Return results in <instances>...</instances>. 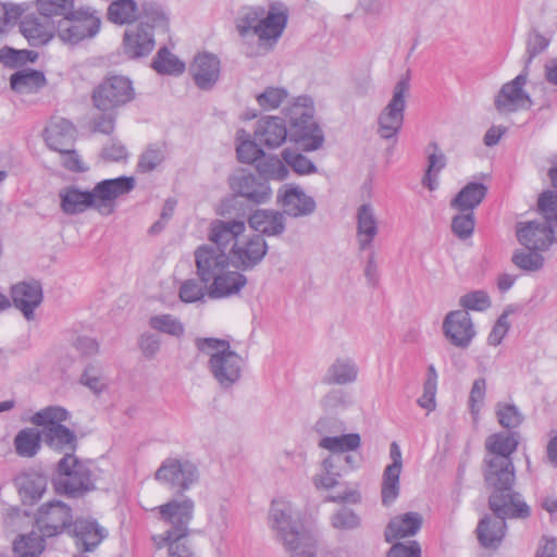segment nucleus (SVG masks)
Returning a JSON list of instances; mask_svg holds the SVG:
<instances>
[{
    "label": "nucleus",
    "mask_w": 557,
    "mask_h": 557,
    "mask_svg": "<svg viewBox=\"0 0 557 557\" xmlns=\"http://www.w3.org/2000/svg\"><path fill=\"white\" fill-rule=\"evenodd\" d=\"M244 222L214 221L209 239L195 250L197 275L212 299L233 296L244 286Z\"/></svg>",
    "instance_id": "f257e3e1"
},
{
    "label": "nucleus",
    "mask_w": 557,
    "mask_h": 557,
    "mask_svg": "<svg viewBox=\"0 0 557 557\" xmlns=\"http://www.w3.org/2000/svg\"><path fill=\"white\" fill-rule=\"evenodd\" d=\"M133 176H119L98 182L91 190L69 185L60 189V208L67 215L81 214L89 209L102 216L111 215L116 209L119 198L135 188Z\"/></svg>",
    "instance_id": "f03ea898"
},
{
    "label": "nucleus",
    "mask_w": 557,
    "mask_h": 557,
    "mask_svg": "<svg viewBox=\"0 0 557 557\" xmlns=\"http://www.w3.org/2000/svg\"><path fill=\"white\" fill-rule=\"evenodd\" d=\"M283 113L287 125V138L290 141L299 145L305 151H314L322 147L324 135L314 121V107L310 97H297L284 108Z\"/></svg>",
    "instance_id": "7ed1b4c3"
},
{
    "label": "nucleus",
    "mask_w": 557,
    "mask_h": 557,
    "mask_svg": "<svg viewBox=\"0 0 557 557\" xmlns=\"http://www.w3.org/2000/svg\"><path fill=\"white\" fill-rule=\"evenodd\" d=\"M154 29H169V16L160 7L146 9L145 21L125 29L122 42L124 55L128 59H140L150 54L156 46Z\"/></svg>",
    "instance_id": "20e7f679"
},
{
    "label": "nucleus",
    "mask_w": 557,
    "mask_h": 557,
    "mask_svg": "<svg viewBox=\"0 0 557 557\" xmlns=\"http://www.w3.org/2000/svg\"><path fill=\"white\" fill-rule=\"evenodd\" d=\"M197 348L206 355L212 376L222 387H231L242 376L243 359L230 349L228 342L218 338H198Z\"/></svg>",
    "instance_id": "39448f33"
},
{
    "label": "nucleus",
    "mask_w": 557,
    "mask_h": 557,
    "mask_svg": "<svg viewBox=\"0 0 557 557\" xmlns=\"http://www.w3.org/2000/svg\"><path fill=\"white\" fill-rule=\"evenodd\" d=\"M288 22V10L282 3L270 5L265 16L261 17L256 25H250L246 16V32L252 29L257 37V45H248L246 55H265L273 51L282 37Z\"/></svg>",
    "instance_id": "423d86ee"
},
{
    "label": "nucleus",
    "mask_w": 557,
    "mask_h": 557,
    "mask_svg": "<svg viewBox=\"0 0 557 557\" xmlns=\"http://www.w3.org/2000/svg\"><path fill=\"white\" fill-rule=\"evenodd\" d=\"M195 504L193 499L186 497L183 499H171L170 502L156 507L159 519L170 528L152 536V542L157 548H163L165 541L171 539H186L189 533V523L194 517Z\"/></svg>",
    "instance_id": "0eeeda50"
},
{
    "label": "nucleus",
    "mask_w": 557,
    "mask_h": 557,
    "mask_svg": "<svg viewBox=\"0 0 557 557\" xmlns=\"http://www.w3.org/2000/svg\"><path fill=\"white\" fill-rule=\"evenodd\" d=\"M287 139V125L280 116H264L257 121L252 137L246 135V164L267 157L263 148L275 149Z\"/></svg>",
    "instance_id": "6e6552de"
},
{
    "label": "nucleus",
    "mask_w": 557,
    "mask_h": 557,
    "mask_svg": "<svg viewBox=\"0 0 557 557\" xmlns=\"http://www.w3.org/2000/svg\"><path fill=\"white\" fill-rule=\"evenodd\" d=\"M58 472L53 484L59 493L77 496L95 488L90 463L73 454H65L59 461Z\"/></svg>",
    "instance_id": "1a4fd4ad"
},
{
    "label": "nucleus",
    "mask_w": 557,
    "mask_h": 557,
    "mask_svg": "<svg viewBox=\"0 0 557 557\" xmlns=\"http://www.w3.org/2000/svg\"><path fill=\"white\" fill-rule=\"evenodd\" d=\"M135 98L132 81L124 75L106 77L92 92L94 106L102 112H115Z\"/></svg>",
    "instance_id": "9d476101"
},
{
    "label": "nucleus",
    "mask_w": 557,
    "mask_h": 557,
    "mask_svg": "<svg viewBox=\"0 0 557 557\" xmlns=\"http://www.w3.org/2000/svg\"><path fill=\"white\" fill-rule=\"evenodd\" d=\"M154 480L168 488L184 493L198 482L199 471L188 459L168 457L154 472Z\"/></svg>",
    "instance_id": "9b49d317"
},
{
    "label": "nucleus",
    "mask_w": 557,
    "mask_h": 557,
    "mask_svg": "<svg viewBox=\"0 0 557 557\" xmlns=\"http://www.w3.org/2000/svg\"><path fill=\"white\" fill-rule=\"evenodd\" d=\"M409 78H400L393 89L392 99L377 116V134L383 139L396 138L401 129L406 109V94L409 91Z\"/></svg>",
    "instance_id": "f8f14e48"
},
{
    "label": "nucleus",
    "mask_w": 557,
    "mask_h": 557,
    "mask_svg": "<svg viewBox=\"0 0 557 557\" xmlns=\"http://www.w3.org/2000/svg\"><path fill=\"white\" fill-rule=\"evenodd\" d=\"M101 21L87 11H70L55 21V34L69 44H76L85 38L94 37L100 29Z\"/></svg>",
    "instance_id": "ddd939ff"
},
{
    "label": "nucleus",
    "mask_w": 557,
    "mask_h": 557,
    "mask_svg": "<svg viewBox=\"0 0 557 557\" xmlns=\"http://www.w3.org/2000/svg\"><path fill=\"white\" fill-rule=\"evenodd\" d=\"M527 79L528 71L523 70L512 81L502 86L494 100V106L499 113H511L531 108L532 100L523 90Z\"/></svg>",
    "instance_id": "4468645a"
},
{
    "label": "nucleus",
    "mask_w": 557,
    "mask_h": 557,
    "mask_svg": "<svg viewBox=\"0 0 557 557\" xmlns=\"http://www.w3.org/2000/svg\"><path fill=\"white\" fill-rule=\"evenodd\" d=\"M488 508L495 516L504 520H523L531 516L530 506L513 487H509L508 491L491 492L488 496Z\"/></svg>",
    "instance_id": "2eb2a0df"
},
{
    "label": "nucleus",
    "mask_w": 557,
    "mask_h": 557,
    "mask_svg": "<svg viewBox=\"0 0 557 557\" xmlns=\"http://www.w3.org/2000/svg\"><path fill=\"white\" fill-rule=\"evenodd\" d=\"M72 519L71 508L60 500H53L39 508L36 524L44 536H54L62 533Z\"/></svg>",
    "instance_id": "dca6fc26"
},
{
    "label": "nucleus",
    "mask_w": 557,
    "mask_h": 557,
    "mask_svg": "<svg viewBox=\"0 0 557 557\" xmlns=\"http://www.w3.org/2000/svg\"><path fill=\"white\" fill-rule=\"evenodd\" d=\"M443 334L455 347L466 349L470 346L476 332L468 311H449L443 320Z\"/></svg>",
    "instance_id": "f3484780"
},
{
    "label": "nucleus",
    "mask_w": 557,
    "mask_h": 557,
    "mask_svg": "<svg viewBox=\"0 0 557 557\" xmlns=\"http://www.w3.org/2000/svg\"><path fill=\"white\" fill-rule=\"evenodd\" d=\"M277 202L283 208V214L292 218L308 216L317 209L314 199L293 184H285L278 190Z\"/></svg>",
    "instance_id": "a211bd4d"
},
{
    "label": "nucleus",
    "mask_w": 557,
    "mask_h": 557,
    "mask_svg": "<svg viewBox=\"0 0 557 557\" xmlns=\"http://www.w3.org/2000/svg\"><path fill=\"white\" fill-rule=\"evenodd\" d=\"M482 472L485 485L491 492L508 491L515 485L513 460H483Z\"/></svg>",
    "instance_id": "6ab92c4d"
},
{
    "label": "nucleus",
    "mask_w": 557,
    "mask_h": 557,
    "mask_svg": "<svg viewBox=\"0 0 557 557\" xmlns=\"http://www.w3.org/2000/svg\"><path fill=\"white\" fill-rule=\"evenodd\" d=\"M20 30L32 46L49 42L55 34V21L41 14L25 15L20 23Z\"/></svg>",
    "instance_id": "aec40b11"
},
{
    "label": "nucleus",
    "mask_w": 557,
    "mask_h": 557,
    "mask_svg": "<svg viewBox=\"0 0 557 557\" xmlns=\"http://www.w3.org/2000/svg\"><path fill=\"white\" fill-rule=\"evenodd\" d=\"M518 432H496L488 435L484 443L483 460H513L512 455L519 445Z\"/></svg>",
    "instance_id": "412c9836"
},
{
    "label": "nucleus",
    "mask_w": 557,
    "mask_h": 557,
    "mask_svg": "<svg viewBox=\"0 0 557 557\" xmlns=\"http://www.w3.org/2000/svg\"><path fill=\"white\" fill-rule=\"evenodd\" d=\"M12 302L27 321L35 318V309L42 301V290L38 282H22L11 288Z\"/></svg>",
    "instance_id": "4be33fe9"
},
{
    "label": "nucleus",
    "mask_w": 557,
    "mask_h": 557,
    "mask_svg": "<svg viewBox=\"0 0 557 557\" xmlns=\"http://www.w3.org/2000/svg\"><path fill=\"white\" fill-rule=\"evenodd\" d=\"M189 71L196 86L209 90L220 77V60L211 53H199L190 64Z\"/></svg>",
    "instance_id": "5701e85b"
},
{
    "label": "nucleus",
    "mask_w": 557,
    "mask_h": 557,
    "mask_svg": "<svg viewBox=\"0 0 557 557\" xmlns=\"http://www.w3.org/2000/svg\"><path fill=\"white\" fill-rule=\"evenodd\" d=\"M517 237L529 250H546L553 242V230L545 223L530 221L519 224Z\"/></svg>",
    "instance_id": "b1692460"
},
{
    "label": "nucleus",
    "mask_w": 557,
    "mask_h": 557,
    "mask_svg": "<svg viewBox=\"0 0 557 557\" xmlns=\"http://www.w3.org/2000/svg\"><path fill=\"white\" fill-rule=\"evenodd\" d=\"M73 535L79 550L92 552L107 537L108 532L96 520L81 518L74 522Z\"/></svg>",
    "instance_id": "393cba45"
},
{
    "label": "nucleus",
    "mask_w": 557,
    "mask_h": 557,
    "mask_svg": "<svg viewBox=\"0 0 557 557\" xmlns=\"http://www.w3.org/2000/svg\"><path fill=\"white\" fill-rule=\"evenodd\" d=\"M423 524V517L416 511L397 515L387 523L384 537L387 543L416 535Z\"/></svg>",
    "instance_id": "a878e982"
},
{
    "label": "nucleus",
    "mask_w": 557,
    "mask_h": 557,
    "mask_svg": "<svg viewBox=\"0 0 557 557\" xmlns=\"http://www.w3.org/2000/svg\"><path fill=\"white\" fill-rule=\"evenodd\" d=\"M289 557H317V540L305 527L278 539Z\"/></svg>",
    "instance_id": "bb28decb"
},
{
    "label": "nucleus",
    "mask_w": 557,
    "mask_h": 557,
    "mask_svg": "<svg viewBox=\"0 0 557 557\" xmlns=\"http://www.w3.org/2000/svg\"><path fill=\"white\" fill-rule=\"evenodd\" d=\"M45 134L48 147L59 152L73 147L76 129L70 121L54 117L46 127Z\"/></svg>",
    "instance_id": "cd10ccee"
},
{
    "label": "nucleus",
    "mask_w": 557,
    "mask_h": 557,
    "mask_svg": "<svg viewBox=\"0 0 557 557\" xmlns=\"http://www.w3.org/2000/svg\"><path fill=\"white\" fill-rule=\"evenodd\" d=\"M357 240L361 251L369 249L379 234V222L374 208L370 203L361 205L356 214Z\"/></svg>",
    "instance_id": "c85d7f7f"
},
{
    "label": "nucleus",
    "mask_w": 557,
    "mask_h": 557,
    "mask_svg": "<svg viewBox=\"0 0 557 557\" xmlns=\"http://www.w3.org/2000/svg\"><path fill=\"white\" fill-rule=\"evenodd\" d=\"M507 529L506 520L494 515L484 516L478 524V541L484 548H497L505 536Z\"/></svg>",
    "instance_id": "c756f323"
},
{
    "label": "nucleus",
    "mask_w": 557,
    "mask_h": 557,
    "mask_svg": "<svg viewBox=\"0 0 557 557\" xmlns=\"http://www.w3.org/2000/svg\"><path fill=\"white\" fill-rule=\"evenodd\" d=\"M487 186L483 183L466 184L450 200L449 206L458 212H474L487 195Z\"/></svg>",
    "instance_id": "7c9ffc66"
},
{
    "label": "nucleus",
    "mask_w": 557,
    "mask_h": 557,
    "mask_svg": "<svg viewBox=\"0 0 557 557\" xmlns=\"http://www.w3.org/2000/svg\"><path fill=\"white\" fill-rule=\"evenodd\" d=\"M18 494L24 504L39 500L47 488V478L37 471H26L15 479Z\"/></svg>",
    "instance_id": "2f4dec72"
},
{
    "label": "nucleus",
    "mask_w": 557,
    "mask_h": 557,
    "mask_svg": "<svg viewBox=\"0 0 557 557\" xmlns=\"http://www.w3.org/2000/svg\"><path fill=\"white\" fill-rule=\"evenodd\" d=\"M292 505L285 500H273L270 509V522L280 539L284 533L294 532L304 528V524L293 518Z\"/></svg>",
    "instance_id": "473e14b6"
},
{
    "label": "nucleus",
    "mask_w": 557,
    "mask_h": 557,
    "mask_svg": "<svg viewBox=\"0 0 557 557\" xmlns=\"http://www.w3.org/2000/svg\"><path fill=\"white\" fill-rule=\"evenodd\" d=\"M247 222L251 228L260 232L262 236H276L285 231L283 213L273 210H256L248 216Z\"/></svg>",
    "instance_id": "72a5a7b5"
},
{
    "label": "nucleus",
    "mask_w": 557,
    "mask_h": 557,
    "mask_svg": "<svg viewBox=\"0 0 557 557\" xmlns=\"http://www.w3.org/2000/svg\"><path fill=\"white\" fill-rule=\"evenodd\" d=\"M343 471L341 456H329L321 462V473L312 476V484L317 490H331L339 484Z\"/></svg>",
    "instance_id": "f704fd0d"
},
{
    "label": "nucleus",
    "mask_w": 557,
    "mask_h": 557,
    "mask_svg": "<svg viewBox=\"0 0 557 557\" xmlns=\"http://www.w3.org/2000/svg\"><path fill=\"white\" fill-rule=\"evenodd\" d=\"M271 197L269 176L259 172L246 175V209L253 205L267 203Z\"/></svg>",
    "instance_id": "c9c22d12"
},
{
    "label": "nucleus",
    "mask_w": 557,
    "mask_h": 557,
    "mask_svg": "<svg viewBox=\"0 0 557 557\" xmlns=\"http://www.w3.org/2000/svg\"><path fill=\"white\" fill-rule=\"evenodd\" d=\"M230 187L233 194L221 202L219 213L240 218L244 211V173L231 175Z\"/></svg>",
    "instance_id": "e433bc0d"
},
{
    "label": "nucleus",
    "mask_w": 557,
    "mask_h": 557,
    "mask_svg": "<svg viewBox=\"0 0 557 557\" xmlns=\"http://www.w3.org/2000/svg\"><path fill=\"white\" fill-rule=\"evenodd\" d=\"M318 446L331 451V456H341L345 453L357 451L361 446V437L358 433L345 434V432H343L338 435L321 438Z\"/></svg>",
    "instance_id": "4c0bfd02"
},
{
    "label": "nucleus",
    "mask_w": 557,
    "mask_h": 557,
    "mask_svg": "<svg viewBox=\"0 0 557 557\" xmlns=\"http://www.w3.org/2000/svg\"><path fill=\"white\" fill-rule=\"evenodd\" d=\"M79 383L87 387L94 395H101L107 392L110 385V379L104 368L99 363H89L84 369Z\"/></svg>",
    "instance_id": "58836bf2"
},
{
    "label": "nucleus",
    "mask_w": 557,
    "mask_h": 557,
    "mask_svg": "<svg viewBox=\"0 0 557 557\" xmlns=\"http://www.w3.org/2000/svg\"><path fill=\"white\" fill-rule=\"evenodd\" d=\"M13 90L20 94H30L39 90L46 84L45 75L35 70H23L14 73L10 79Z\"/></svg>",
    "instance_id": "ea45409f"
},
{
    "label": "nucleus",
    "mask_w": 557,
    "mask_h": 557,
    "mask_svg": "<svg viewBox=\"0 0 557 557\" xmlns=\"http://www.w3.org/2000/svg\"><path fill=\"white\" fill-rule=\"evenodd\" d=\"M358 369L356 364L348 359H337L329 368L323 382L327 384L344 385L356 381Z\"/></svg>",
    "instance_id": "a19ab883"
},
{
    "label": "nucleus",
    "mask_w": 557,
    "mask_h": 557,
    "mask_svg": "<svg viewBox=\"0 0 557 557\" xmlns=\"http://www.w3.org/2000/svg\"><path fill=\"white\" fill-rule=\"evenodd\" d=\"M138 16V5L135 0H114L108 8L110 22L124 25L134 22Z\"/></svg>",
    "instance_id": "79ce46f5"
},
{
    "label": "nucleus",
    "mask_w": 557,
    "mask_h": 557,
    "mask_svg": "<svg viewBox=\"0 0 557 557\" xmlns=\"http://www.w3.org/2000/svg\"><path fill=\"white\" fill-rule=\"evenodd\" d=\"M152 69L163 75H181L185 71V63L166 47H163L157 52L152 61Z\"/></svg>",
    "instance_id": "37998d69"
},
{
    "label": "nucleus",
    "mask_w": 557,
    "mask_h": 557,
    "mask_svg": "<svg viewBox=\"0 0 557 557\" xmlns=\"http://www.w3.org/2000/svg\"><path fill=\"white\" fill-rule=\"evenodd\" d=\"M40 433L38 430L27 428L21 430L14 438L16 454L21 457H33L40 448Z\"/></svg>",
    "instance_id": "c03bdc74"
},
{
    "label": "nucleus",
    "mask_w": 557,
    "mask_h": 557,
    "mask_svg": "<svg viewBox=\"0 0 557 557\" xmlns=\"http://www.w3.org/2000/svg\"><path fill=\"white\" fill-rule=\"evenodd\" d=\"M149 326L160 333L180 338L184 335L185 327L181 320L170 313L152 315L149 319Z\"/></svg>",
    "instance_id": "a18cd8bd"
},
{
    "label": "nucleus",
    "mask_w": 557,
    "mask_h": 557,
    "mask_svg": "<svg viewBox=\"0 0 557 557\" xmlns=\"http://www.w3.org/2000/svg\"><path fill=\"white\" fill-rule=\"evenodd\" d=\"M48 445L58 450H73L76 442L75 434L64 425L45 430Z\"/></svg>",
    "instance_id": "49530a36"
},
{
    "label": "nucleus",
    "mask_w": 557,
    "mask_h": 557,
    "mask_svg": "<svg viewBox=\"0 0 557 557\" xmlns=\"http://www.w3.org/2000/svg\"><path fill=\"white\" fill-rule=\"evenodd\" d=\"M401 471L385 468L382 475L381 483V498L384 506H391L399 496L400 493V478Z\"/></svg>",
    "instance_id": "de8ad7c7"
},
{
    "label": "nucleus",
    "mask_w": 557,
    "mask_h": 557,
    "mask_svg": "<svg viewBox=\"0 0 557 557\" xmlns=\"http://www.w3.org/2000/svg\"><path fill=\"white\" fill-rule=\"evenodd\" d=\"M69 419V412L61 406H49L36 412L32 422L36 425L45 426V430L52 426L63 425L62 423Z\"/></svg>",
    "instance_id": "09e8293b"
},
{
    "label": "nucleus",
    "mask_w": 557,
    "mask_h": 557,
    "mask_svg": "<svg viewBox=\"0 0 557 557\" xmlns=\"http://www.w3.org/2000/svg\"><path fill=\"white\" fill-rule=\"evenodd\" d=\"M45 548V540L36 532H30L26 535H21L14 542V552L20 557H36Z\"/></svg>",
    "instance_id": "8fccbe9b"
},
{
    "label": "nucleus",
    "mask_w": 557,
    "mask_h": 557,
    "mask_svg": "<svg viewBox=\"0 0 557 557\" xmlns=\"http://www.w3.org/2000/svg\"><path fill=\"white\" fill-rule=\"evenodd\" d=\"M331 525L339 531L356 530L361 525L360 516L347 506H342L330 517Z\"/></svg>",
    "instance_id": "3c124183"
},
{
    "label": "nucleus",
    "mask_w": 557,
    "mask_h": 557,
    "mask_svg": "<svg viewBox=\"0 0 557 557\" xmlns=\"http://www.w3.org/2000/svg\"><path fill=\"white\" fill-rule=\"evenodd\" d=\"M74 0H37L39 14L49 20H59L73 10Z\"/></svg>",
    "instance_id": "603ef678"
},
{
    "label": "nucleus",
    "mask_w": 557,
    "mask_h": 557,
    "mask_svg": "<svg viewBox=\"0 0 557 557\" xmlns=\"http://www.w3.org/2000/svg\"><path fill=\"white\" fill-rule=\"evenodd\" d=\"M282 158L284 162L298 175H308L318 171L315 164L300 152L284 149Z\"/></svg>",
    "instance_id": "864d4df0"
},
{
    "label": "nucleus",
    "mask_w": 557,
    "mask_h": 557,
    "mask_svg": "<svg viewBox=\"0 0 557 557\" xmlns=\"http://www.w3.org/2000/svg\"><path fill=\"white\" fill-rule=\"evenodd\" d=\"M288 97V91L283 87H267L262 92L256 95L259 107L265 111L277 109Z\"/></svg>",
    "instance_id": "5fc2aeb1"
},
{
    "label": "nucleus",
    "mask_w": 557,
    "mask_h": 557,
    "mask_svg": "<svg viewBox=\"0 0 557 557\" xmlns=\"http://www.w3.org/2000/svg\"><path fill=\"white\" fill-rule=\"evenodd\" d=\"M253 164L259 174H264L269 177L270 175H274V177L278 181H284L288 177V169L281 160L276 158L264 157V159H260Z\"/></svg>",
    "instance_id": "6e6d98bb"
},
{
    "label": "nucleus",
    "mask_w": 557,
    "mask_h": 557,
    "mask_svg": "<svg viewBox=\"0 0 557 557\" xmlns=\"http://www.w3.org/2000/svg\"><path fill=\"white\" fill-rule=\"evenodd\" d=\"M165 157L166 150L164 146H151L140 156L138 168L141 172H151L162 164Z\"/></svg>",
    "instance_id": "4d7b16f0"
},
{
    "label": "nucleus",
    "mask_w": 557,
    "mask_h": 557,
    "mask_svg": "<svg viewBox=\"0 0 557 557\" xmlns=\"http://www.w3.org/2000/svg\"><path fill=\"white\" fill-rule=\"evenodd\" d=\"M496 414L499 424L508 430L518 428L522 421L523 416L515 405L497 404Z\"/></svg>",
    "instance_id": "13d9d810"
},
{
    "label": "nucleus",
    "mask_w": 557,
    "mask_h": 557,
    "mask_svg": "<svg viewBox=\"0 0 557 557\" xmlns=\"http://www.w3.org/2000/svg\"><path fill=\"white\" fill-rule=\"evenodd\" d=\"M268 245L262 235H253L246 242V270L260 262L265 256Z\"/></svg>",
    "instance_id": "bf43d9fd"
},
{
    "label": "nucleus",
    "mask_w": 557,
    "mask_h": 557,
    "mask_svg": "<svg viewBox=\"0 0 557 557\" xmlns=\"http://www.w3.org/2000/svg\"><path fill=\"white\" fill-rule=\"evenodd\" d=\"M474 226V212H459L451 220V232L462 240L471 237Z\"/></svg>",
    "instance_id": "052dcab7"
},
{
    "label": "nucleus",
    "mask_w": 557,
    "mask_h": 557,
    "mask_svg": "<svg viewBox=\"0 0 557 557\" xmlns=\"http://www.w3.org/2000/svg\"><path fill=\"white\" fill-rule=\"evenodd\" d=\"M539 250L516 251L511 258L515 265L524 271H539L544 264V258Z\"/></svg>",
    "instance_id": "680f3d73"
},
{
    "label": "nucleus",
    "mask_w": 557,
    "mask_h": 557,
    "mask_svg": "<svg viewBox=\"0 0 557 557\" xmlns=\"http://www.w3.org/2000/svg\"><path fill=\"white\" fill-rule=\"evenodd\" d=\"M459 305L466 311H484L491 307V299L486 292L474 290L461 296L459 299Z\"/></svg>",
    "instance_id": "e2e57ef3"
},
{
    "label": "nucleus",
    "mask_w": 557,
    "mask_h": 557,
    "mask_svg": "<svg viewBox=\"0 0 557 557\" xmlns=\"http://www.w3.org/2000/svg\"><path fill=\"white\" fill-rule=\"evenodd\" d=\"M346 429L345 422L334 417H322L313 426L314 432L318 433L321 438L338 435L345 432Z\"/></svg>",
    "instance_id": "0e129e2a"
},
{
    "label": "nucleus",
    "mask_w": 557,
    "mask_h": 557,
    "mask_svg": "<svg viewBox=\"0 0 557 557\" xmlns=\"http://www.w3.org/2000/svg\"><path fill=\"white\" fill-rule=\"evenodd\" d=\"M27 9L28 5L26 3L5 4L0 2V33L22 17Z\"/></svg>",
    "instance_id": "69168bd1"
},
{
    "label": "nucleus",
    "mask_w": 557,
    "mask_h": 557,
    "mask_svg": "<svg viewBox=\"0 0 557 557\" xmlns=\"http://www.w3.org/2000/svg\"><path fill=\"white\" fill-rule=\"evenodd\" d=\"M178 296L183 302L191 304L202 300L206 296V289L196 280L190 278L182 283Z\"/></svg>",
    "instance_id": "338daca9"
},
{
    "label": "nucleus",
    "mask_w": 557,
    "mask_h": 557,
    "mask_svg": "<svg viewBox=\"0 0 557 557\" xmlns=\"http://www.w3.org/2000/svg\"><path fill=\"white\" fill-rule=\"evenodd\" d=\"M321 405L325 411L332 412L347 408L350 405V399L344 391L333 389L322 398Z\"/></svg>",
    "instance_id": "774afa93"
}]
</instances>
